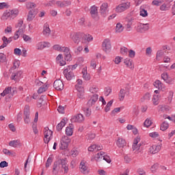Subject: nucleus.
Masks as SVG:
<instances>
[{
	"mask_svg": "<svg viewBox=\"0 0 175 175\" xmlns=\"http://www.w3.org/2000/svg\"><path fill=\"white\" fill-rule=\"evenodd\" d=\"M44 137H49L50 135L51 136H53V131H48V130H46L44 132Z\"/></svg>",
	"mask_w": 175,
	"mask_h": 175,
	"instance_id": "nucleus-59",
	"label": "nucleus"
},
{
	"mask_svg": "<svg viewBox=\"0 0 175 175\" xmlns=\"http://www.w3.org/2000/svg\"><path fill=\"white\" fill-rule=\"evenodd\" d=\"M68 135H64L62 137V138L61 139L62 142H64V143H68L69 144V143H70V139H69V137H68Z\"/></svg>",
	"mask_w": 175,
	"mask_h": 175,
	"instance_id": "nucleus-49",
	"label": "nucleus"
},
{
	"mask_svg": "<svg viewBox=\"0 0 175 175\" xmlns=\"http://www.w3.org/2000/svg\"><path fill=\"white\" fill-rule=\"evenodd\" d=\"M71 38L75 43H79L80 42V33H75Z\"/></svg>",
	"mask_w": 175,
	"mask_h": 175,
	"instance_id": "nucleus-26",
	"label": "nucleus"
},
{
	"mask_svg": "<svg viewBox=\"0 0 175 175\" xmlns=\"http://www.w3.org/2000/svg\"><path fill=\"white\" fill-rule=\"evenodd\" d=\"M2 40L3 43L1 46H0V49H5V47H6L8 44H9V41L8 40V38H6V36H3L2 38Z\"/></svg>",
	"mask_w": 175,
	"mask_h": 175,
	"instance_id": "nucleus-29",
	"label": "nucleus"
},
{
	"mask_svg": "<svg viewBox=\"0 0 175 175\" xmlns=\"http://www.w3.org/2000/svg\"><path fill=\"white\" fill-rule=\"evenodd\" d=\"M66 118H63L62 120V121L56 126V129L57 131V132H61V131H62V128H64L65 126V125H66Z\"/></svg>",
	"mask_w": 175,
	"mask_h": 175,
	"instance_id": "nucleus-16",
	"label": "nucleus"
},
{
	"mask_svg": "<svg viewBox=\"0 0 175 175\" xmlns=\"http://www.w3.org/2000/svg\"><path fill=\"white\" fill-rule=\"evenodd\" d=\"M124 31V26H122V24L120 23H117L116 27V32L118 33H120Z\"/></svg>",
	"mask_w": 175,
	"mask_h": 175,
	"instance_id": "nucleus-27",
	"label": "nucleus"
},
{
	"mask_svg": "<svg viewBox=\"0 0 175 175\" xmlns=\"http://www.w3.org/2000/svg\"><path fill=\"white\" fill-rule=\"evenodd\" d=\"M103 51H105V53H107V51H110L111 49V42H110V39L106 38L104 40L103 42Z\"/></svg>",
	"mask_w": 175,
	"mask_h": 175,
	"instance_id": "nucleus-5",
	"label": "nucleus"
},
{
	"mask_svg": "<svg viewBox=\"0 0 175 175\" xmlns=\"http://www.w3.org/2000/svg\"><path fill=\"white\" fill-rule=\"evenodd\" d=\"M27 9H28L29 13L27 14V21H32L33 18H35V16H36V12H35V8H36V5L35 3H27L26 5Z\"/></svg>",
	"mask_w": 175,
	"mask_h": 175,
	"instance_id": "nucleus-1",
	"label": "nucleus"
},
{
	"mask_svg": "<svg viewBox=\"0 0 175 175\" xmlns=\"http://www.w3.org/2000/svg\"><path fill=\"white\" fill-rule=\"evenodd\" d=\"M83 111H84L86 117H90V116H91L92 111L90 108H83Z\"/></svg>",
	"mask_w": 175,
	"mask_h": 175,
	"instance_id": "nucleus-43",
	"label": "nucleus"
},
{
	"mask_svg": "<svg viewBox=\"0 0 175 175\" xmlns=\"http://www.w3.org/2000/svg\"><path fill=\"white\" fill-rule=\"evenodd\" d=\"M8 166H9V163L6 161H3L0 163V167L1 168L8 167Z\"/></svg>",
	"mask_w": 175,
	"mask_h": 175,
	"instance_id": "nucleus-58",
	"label": "nucleus"
},
{
	"mask_svg": "<svg viewBox=\"0 0 175 175\" xmlns=\"http://www.w3.org/2000/svg\"><path fill=\"white\" fill-rule=\"evenodd\" d=\"M120 53H121V54H122L123 55H125L128 53V49L126 48V47L121 48V49H120Z\"/></svg>",
	"mask_w": 175,
	"mask_h": 175,
	"instance_id": "nucleus-62",
	"label": "nucleus"
},
{
	"mask_svg": "<svg viewBox=\"0 0 175 175\" xmlns=\"http://www.w3.org/2000/svg\"><path fill=\"white\" fill-rule=\"evenodd\" d=\"M99 98V96L98 94H94L90 99L88 101V107H92L93 105L96 103L98 101V99Z\"/></svg>",
	"mask_w": 175,
	"mask_h": 175,
	"instance_id": "nucleus-9",
	"label": "nucleus"
},
{
	"mask_svg": "<svg viewBox=\"0 0 175 175\" xmlns=\"http://www.w3.org/2000/svg\"><path fill=\"white\" fill-rule=\"evenodd\" d=\"M60 143H61L60 150H66V148H68V146L69 145V144L66 143L63 141H60Z\"/></svg>",
	"mask_w": 175,
	"mask_h": 175,
	"instance_id": "nucleus-44",
	"label": "nucleus"
},
{
	"mask_svg": "<svg viewBox=\"0 0 175 175\" xmlns=\"http://www.w3.org/2000/svg\"><path fill=\"white\" fill-rule=\"evenodd\" d=\"M151 124H152L151 120L146 119L145 120V122H144V126H146V128H148V127L151 126Z\"/></svg>",
	"mask_w": 175,
	"mask_h": 175,
	"instance_id": "nucleus-52",
	"label": "nucleus"
},
{
	"mask_svg": "<svg viewBox=\"0 0 175 175\" xmlns=\"http://www.w3.org/2000/svg\"><path fill=\"white\" fill-rule=\"evenodd\" d=\"M50 46H51V44H50V42H38L36 44V49L37 50H43V49H46V47H50Z\"/></svg>",
	"mask_w": 175,
	"mask_h": 175,
	"instance_id": "nucleus-13",
	"label": "nucleus"
},
{
	"mask_svg": "<svg viewBox=\"0 0 175 175\" xmlns=\"http://www.w3.org/2000/svg\"><path fill=\"white\" fill-rule=\"evenodd\" d=\"M124 64L130 69H135V65L132 63V60L129 58L124 59Z\"/></svg>",
	"mask_w": 175,
	"mask_h": 175,
	"instance_id": "nucleus-21",
	"label": "nucleus"
},
{
	"mask_svg": "<svg viewBox=\"0 0 175 175\" xmlns=\"http://www.w3.org/2000/svg\"><path fill=\"white\" fill-rule=\"evenodd\" d=\"M121 109H122V107L115 108L113 110L111 111V116H115L116 113H119V111H121Z\"/></svg>",
	"mask_w": 175,
	"mask_h": 175,
	"instance_id": "nucleus-53",
	"label": "nucleus"
},
{
	"mask_svg": "<svg viewBox=\"0 0 175 175\" xmlns=\"http://www.w3.org/2000/svg\"><path fill=\"white\" fill-rule=\"evenodd\" d=\"M48 89L49 87L47 86V85H46L45 86H41L38 90V94H43V92H46V90Z\"/></svg>",
	"mask_w": 175,
	"mask_h": 175,
	"instance_id": "nucleus-36",
	"label": "nucleus"
},
{
	"mask_svg": "<svg viewBox=\"0 0 175 175\" xmlns=\"http://www.w3.org/2000/svg\"><path fill=\"white\" fill-rule=\"evenodd\" d=\"M50 32H51V30H50V26L49 24L45 23L42 31L43 35H44V36H50Z\"/></svg>",
	"mask_w": 175,
	"mask_h": 175,
	"instance_id": "nucleus-17",
	"label": "nucleus"
},
{
	"mask_svg": "<svg viewBox=\"0 0 175 175\" xmlns=\"http://www.w3.org/2000/svg\"><path fill=\"white\" fill-rule=\"evenodd\" d=\"M57 111L60 113V114H65V107H62V105H59L57 107Z\"/></svg>",
	"mask_w": 175,
	"mask_h": 175,
	"instance_id": "nucleus-51",
	"label": "nucleus"
},
{
	"mask_svg": "<svg viewBox=\"0 0 175 175\" xmlns=\"http://www.w3.org/2000/svg\"><path fill=\"white\" fill-rule=\"evenodd\" d=\"M59 165H60V167L64 170V173H68L69 170V167H68V163L65 159H59L57 160Z\"/></svg>",
	"mask_w": 175,
	"mask_h": 175,
	"instance_id": "nucleus-8",
	"label": "nucleus"
},
{
	"mask_svg": "<svg viewBox=\"0 0 175 175\" xmlns=\"http://www.w3.org/2000/svg\"><path fill=\"white\" fill-rule=\"evenodd\" d=\"M150 29V24H140L137 27V31L139 32L140 33H144L146 31Z\"/></svg>",
	"mask_w": 175,
	"mask_h": 175,
	"instance_id": "nucleus-7",
	"label": "nucleus"
},
{
	"mask_svg": "<svg viewBox=\"0 0 175 175\" xmlns=\"http://www.w3.org/2000/svg\"><path fill=\"white\" fill-rule=\"evenodd\" d=\"M135 55H136V52H135V51L131 49L129 51V57L130 58H135Z\"/></svg>",
	"mask_w": 175,
	"mask_h": 175,
	"instance_id": "nucleus-56",
	"label": "nucleus"
},
{
	"mask_svg": "<svg viewBox=\"0 0 175 175\" xmlns=\"http://www.w3.org/2000/svg\"><path fill=\"white\" fill-rule=\"evenodd\" d=\"M84 121V116L81 113H78L71 118L72 122H83Z\"/></svg>",
	"mask_w": 175,
	"mask_h": 175,
	"instance_id": "nucleus-10",
	"label": "nucleus"
},
{
	"mask_svg": "<svg viewBox=\"0 0 175 175\" xmlns=\"http://www.w3.org/2000/svg\"><path fill=\"white\" fill-rule=\"evenodd\" d=\"M66 135L67 136H72V135H73V129L69 126H67L66 128Z\"/></svg>",
	"mask_w": 175,
	"mask_h": 175,
	"instance_id": "nucleus-38",
	"label": "nucleus"
},
{
	"mask_svg": "<svg viewBox=\"0 0 175 175\" xmlns=\"http://www.w3.org/2000/svg\"><path fill=\"white\" fill-rule=\"evenodd\" d=\"M158 100H159V95H154L152 98V102L154 106H157L159 104V102H158Z\"/></svg>",
	"mask_w": 175,
	"mask_h": 175,
	"instance_id": "nucleus-40",
	"label": "nucleus"
},
{
	"mask_svg": "<svg viewBox=\"0 0 175 175\" xmlns=\"http://www.w3.org/2000/svg\"><path fill=\"white\" fill-rule=\"evenodd\" d=\"M169 128V123L166 122H163L160 126V130L161 131H166Z\"/></svg>",
	"mask_w": 175,
	"mask_h": 175,
	"instance_id": "nucleus-34",
	"label": "nucleus"
},
{
	"mask_svg": "<svg viewBox=\"0 0 175 175\" xmlns=\"http://www.w3.org/2000/svg\"><path fill=\"white\" fill-rule=\"evenodd\" d=\"M111 92V88H105V95L106 96H109L110 95V93Z\"/></svg>",
	"mask_w": 175,
	"mask_h": 175,
	"instance_id": "nucleus-63",
	"label": "nucleus"
},
{
	"mask_svg": "<svg viewBox=\"0 0 175 175\" xmlns=\"http://www.w3.org/2000/svg\"><path fill=\"white\" fill-rule=\"evenodd\" d=\"M53 49L57 51H64V47H61V46L58 44H55L53 46Z\"/></svg>",
	"mask_w": 175,
	"mask_h": 175,
	"instance_id": "nucleus-54",
	"label": "nucleus"
},
{
	"mask_svg": "<svg viewBox=\"0 0 175 175\" xmlns=\"http://www.w3.org/2000/svg\"><path fill=\"white\" fill-rule=\"evenodd\" d=\"M113 102H114V100H111L109 102L107 103L105 108V111L107 113L108 111H110V107H111L113 105Z\"/></svg>",
	"mask_w": 175,
	"mask_h": 175,
	"instance_id": "nucleus-33",
	"label": "nucleus"
},
{
	"mask_svg": "<svg viewBox=\"0 0 175 175\" xmlns=\"http://www.w3.org/2000/svg\"><path fill=\"white\" fill-rule=\"evenodd\" d=\"M137 172L140 175H146V171L143 168H138Z\"/></svg>",
	"mask_w": 175,
	"mask_h": 175,
	"instance_id": "nucleus-60",
	"label": "nucleus"
},
{
	"mask_svg": "<svg viewBox=\"0 0 175 175\" xmlns=\"http://www.w3.org/2000/svg\"><path fill=\"white\" fill-rule=\"evenodd\" d=\"M10 92H12V87H8L3 90L1 95V96H5V95L10 94Z\"/></svg>",
	"mask_w": 175,
	"mask_h": 175,
	"instance_id": "nucleus-32",
	"label": "nucleus"
},
{
	"mask_svg": "<svg viewBox=\"0 0 175 175\" xmlns=\"http://www.w3.org/2000/svg\"><path fill=\"white\" fill-rule=\"evenodd\" d=\"M79 25H81L82 27H85L86 23H85V18H81L79 20Z\"/></svg>",
	"mask_w": 175,
	"mask_h": 175,
	"instance_id": "nucleus-48",
	"label": "nucleus"
},
{
	"mask_svg": "<svg viewBox=\"0 0 175 175\" xmlns=\"http://www.w3.org/2000/svg\"><path fill=\"white\" fill-rule=\"evenodd\" d=\"M158 167H159V164L158 163H154L151 166V171L152 173H155L157 170H158Z\"/></svg>",
	"mask_w": 175,
	"mask_h": 175,
	"instance_id": "nucleus-42",
	"label": "nucleus"
},
{
	"mask_svg": "<svg viewBox=\"0 0 175 175\" xmlns=\"http://www.w3.org/2000/svg\"><path fill=\"white\" fill-rule=\"evenodd\" d=\"M129 6H131V3H124L118 5L116 10L118 13H121V12H124L126 9H129Z\"/></svg>",
	"mask_w": 175,
	"mask_h": 175,
	"instance_id": "nucleus-6",
	"label": "nucleus"
},
{
	"mask_svg": "<svg viewBox=\"0 0 175 175\" xmlns=\"http://www.w3.org/2000/svg\"><path fill=\"white\" fill-rule=\"evenodd\" d=\"M18 15V10H6L2 16L4 20H8V18H16Z\"/></svg>",
	"mask_w": 175,
	"mask_h": 175,
	"instance_id": "nucleus-2",
	"label": "nucleus"
},
{
	"mask_svg": "<svg viewBox=\"0 0 175 175\" xmlns=\"http://www.w3.org/2000/svg\"><path fill=\"white\" fill-rule=\"evenodd\" d=\"M0 62L2 64L6 62V55L4 53H0Z\"/></svg>",
	"mask_w": 175,
	"mask_h": 175,
	"instance_id": "nucleus-45",
	"label": "nucleus"
},
{
	"mask_svg": "<svg viewBox=\"0 0 175 175\" xmlns=\"http://www.w3.org/2000/svg\"><path fill=\"white\" fill-rule=\"evenodd\" d=\"M170 9V5L163 3L162 5L160 6V10L165 12L166 10H169Z\"/></svg>",
	"mask_w": 175,
	"mask_h": 175,
	"instance_id": "nucleus-35",
	"label": "nucleus"
},
{
	"mask_svg": "<svg viewBox=\"0 0 175 175\" xmlns=\"http://www.w3.org/2000/svg\"><path fill=\"white\" fill-rule=\"evenodd\" d=\"M125 95H126V90H125V89H121L118 94L119 100L120 102H122V100L125 99Z\"/></svg>",
	"mask_w": 175,
	"mask_h": 175,
	"instance_id": "nucleus-23",
	"label": "nucleus"
},
{
	"mask_svg": "<svg viewBox=\"0 0 175 175\" xmlns=\"http://www.w3.org/2000/svg\"><path fill=\"white\" fill-rule=\"evenodd\" d=\"M14 54H15V55H21V54H23V53L21 52V49H18V48H16L14 50Z\"/></svg>",
	"mask_w": 175,
	"mask_h": 175,
	"instance_id": "nucleus-55",
	"label": "nucleus"
},
{
	"mask_svg": "<svg viewBox=\"0 0 175 175\" xmlns=\"http://www.w3.org/2000/svg\"><path fill=\"white\" fill-rule=\"evenodd\" d=\"M161 3H162V1L158 0H154L152 2V5H154V6H160Z\"/></svg>",
	"mask_w": 175,
	"mask_h": 175,
	"instance_id": "nucleus-61",
	"label": "nucleus"
},
{
	"mask_svg": "<svg viewBox=\"0 0 175 175\" xmlns=\"http://www.w3.org/2000/svg\"><path fill=\"white\" fill-rule=\"evenodd\" d=\"M82 74H83V78L84 79V80H86V81L91 80V77L90 76V74L87 72V67H84L83 68Z\"/></svg>",
	"mask_w": 175,
	"mask_h": 175,
	"instance_id": "nucleus-20",
	"label": "nucleus"
},
{
	"mask_svg": "<svg viewBox=\"0 0 175 175\" xmlns=\"http://www.w3.org/2000/svg\"><path fill=\"white\" fill-rule=\"evenodd\" d=\"M79 169H81V172L83 174H88V167H86L85 163H84V161H81L80 163Z\"/></svg>",
	"mask_w": 175,
	"mask_h": 175,
	"instance_id": "nucleus-18",
	"label": "nucleus"
},
{
	"mask_svg": "<svg viewBox=\"0 0 175 175\" xmlns=\"http://www.w3.org/2000/svg\"><path fill=\"white\" fill-rule=\"evenodd\" d=\"M107 8L108 4L107 3H103L100 8V12L103 16V17H106V14H107Z\"/></svg>",
	"mask_w": 175,
	"mask_h": 175,
	"instance_id": "nucleus-12",
	"label": "nucleus"
},
{
	"mask_svg": "<svg viewBox=\"0 0 175 175\" xmlns=\"http://www.w3.org/2000/svg\"><path fill=\"white\" fill-rule=\"evenodd\" d=\"M83 39H85V40H87V42H91L92 40H94V38L90 34H85L83 36Z\"/></svg>",
	"mask_w": 175,
	"mask_h": 175,
	"instance_id": "nucleus-41",
	"label": "nucleus"
},
{
	"mask_svg": "<svg viewBox=\"0 0 175 175\" xmlns=\"http://www.w3.org/2000/svg\"><path fill=\"white\" fill-rule=\"evenodd\" d=\"M90 14L92 18H98V9L95 6H92L90 10Z\"/></svg>",
	"mask_w": 175,
	"mask_h": 175,
	"instance_id": "nucleus-22",
	"label": "nucleus"
},
{
	"mask_svg": "<svg viewBox=\"0 0 175 175\" xmlns=\"http://www.w3.org/2000/svg\"><path fill=\"white\" fill-rule=\"evenodd\" d=\"M61 165H59V163H58V161H55L53 163V174H57L58 171L60 170Z\"/></svg>",
	"mask_w": 175,
	"mask_h": 175,
	"instance_id": "nucleus-19",
	"label": "nucleus"
},
{
	"mask_svg": "<svg viewBox=\"0 0 175 175\" xmlns=\"http://www.w3.org/2000/svg\"><path fill=\"white\" fill-rule=\"evenodd\" d=\"M56 4L59 8H66L68 6H70L72 5V2L70 1H56Z\"/></svg>",
	"mask_w": 175,
	"mask_h": 175,
	"instance_id": "nucleus-14",
	"label": "nucleus"
},
{
	"mask_svg": "<svg viewBox=\"0 0 175 175\" xmlns=\"http://www.w3.org/2000/svg\"><path fill=\"white\" fill-rule=\"evenodd\" d=\"M23 114H24L25 124H29V122H30L29 116L31 115V111L29 110V105L25 106Z\"/></svg>",
	"mask_w": 175,
	"mask_h": 175,
	"instance_id": "nucleus-3",
	"label": "nucleus"
},
{
	"mask_svg": "<svg viewBox=\"0 0 175 175\" xmlns=\"http://www.w3.org/2000/svg\"><path fill=\"white\" fill-rule=\"evenodd\" d=\"M22 73L23 72L21 71H18L17 72L12 73L11 76V80H17V77H20Z\"/></svg>",
	"mask_w": 175,
	"mask_h": 175,
	"instance_id": "nucleus-30",
	"label": "nucleus"
},
{
	"mask_svg": "<svg viewBox=\"0 0 175 175\" xmlns=\"http://www.w3.org/2000/svg\"><path fill=\"white\" fill-rule=\"evenodd\" d=\"M64 75L66 77V79L68 81L72 80L75 77V74L72 71H69L68 68H66L64 70Z\"/></svg>",
	"mask_w": 175,
	"mask_h": 175,
	"instance_id": "nucleus-11",
	"label": "nucleus"
},
{
	"mask_svg": "<svg viewBox=\"0 0 175 175\" xmlns=\"http://www.w3.org/2000/svg\"><path fill=\"white\" fill-rule=\"evenodd\" d=\"M161 79H163L165 83H167V84L172 83V79H169V75L167 72L161 74Z\"/></svg>",
	"mask_w": 175,
	"mask_h": 175,
	"instance_id": "nucleus-25",
	"label": "nucleus"
},
{
	"mask_svg": "<svg viewBox=\"0 0 175 175\" xmlns=\"http://www.w3.org/2000/svg\"><path fill=\"white\" fill-rule=\"evenodd\" d=\"M44 98H46V96L42 95L40 96V98L38 100V103L40 107H42V105H43V102L44 100Z\"/></svg>",
	"mask_w": 175,
	"mask_h": 175,
	"instance_id": "nucleus-50",
	"label": "nucleus"
},
{
	"mask_svg": "<svg viewBox=\"0 0 175 175\" xmlns=\"http://www.w3.org/2000/svg\"><path fill=\"white\" fill-rule=\"evenodd\" d=\"M164 53L163 52L162 50L158 51L157 53V56H156V59L157 61H159V58L163 57Z\"/></svg>",
	"mask_w": 175,
	"mask_h": 175,
	"instance_id": "nucleus-46",
	"label": "nucleus"
},
{
	"mask_svg": "<svg viewBox=\"0 0 175 175\" xmlns=\"http://www.w3.org/2000/svg\"><path fill=\"white\" fill-rule=\"evenodd\" d=\"M116 144L118 147L119 148H124L125 146H126V142H125V139L122 138H119L116 142Z\"/></svg>",
	"mask_w": 175,
	"mask_h": 175,
	"instance_id": "nucleus-24",
	"label": "nucleus"
},
{
	"mask_svg": "<svg viewBox=\"0 0 175 175\" xmlns=\"http://www.w3.org/2000/svg\"><path fill=\"white\" fill-rule=\"evenodd\" d=\"M53 87L57 91H62L64 90V82L60 79H56L53 83Z\"/></svg>",
	"mask_w": 175,
	"mask_h": 175,
	"instance_id": "nucleus-4",
	"label": "nucleus"
},
{
	"mask_svg": "<svg viewBox=\"0 0 175 175\" xmlns=\"http://www.w3.org/2000/svg\"><path fill=\"white\" fill-rule=\"evenodd\" d=\"M51 163H53V155L49 156V157L48 158L45 164L46 167H50Z\"/></svg>",
	"mask_w": 175,
	"mask_h": 175,
	"instance_id": "nucleus-39",
	"label": "nucleus"
},
{
	"mask_svg": "<svg viewBox=\"0 0 175 175\" xmlns=\"http://www.w3.org/2000/svg\"><path fill=\"white\" fill-rule=\"evenodd\" d=\"M103 160L106 161L107 163H110L111 162V159H110V157H109V155L107 154H105V155L104 154L103 156Z\"/></svg>",
	"mask_w": 175,
	"mask_h": 175,
	"instance_id": "nucleus-57",
	"label": "nucleus"
},
{
	"mask_svg": "<svg viewBox=\"0 0 175 175\" xmlns=\"http://www.w3.org/2000/svg\"><path fill=\"white\" fill-rule=\"evenodd\" d=\"M104 155H105V152H100L97 153L94 157L95 161H96L97 162L100 161V159H102V158H103Z\"/></svg>",
	"mask_w": 175,
	"mask_h": 175,
	"instance_id": "nucleus-28",
	"label": "nucleus"
},
{
	"mask_svg": "<svg viewBox=\"0 0 175 175\" xmlns=\"http://www.w3.org/2000/svg\"><path fill=\"white\" fill-rule=\"evenodd\" d=\"M9 146L10 147L17 148L18 146H20V141L18 140H13L9 142Z\"/></svg>",
	"mask_w": 175,
	"mask_h": 175,
	"instance_id": "nucleus-31",
	"label": "nucleus"
},
{
	"mask_svg": "<svg viewBox=\"0 0 175 175\" xmlns=\"http://www.w3.org/2000/svg\"><path fill=\"white\" fill-rule=\"evenodd\" d=\"M139 15L142 16V17H147V16H148V13L147 12V10L141 9Z\"/></svg>",
	"mask_w": 175,
	"mask_h": 175,
	"instance_id": "nucleus-47",
	"label": "nucleus"
},
{
	"mask_svg": "<svg viewBox=\"0 0 175 175\" xmlns=\"http://www.w3.org/2000/svg\"><path fill=\"white\" fill-rule=\"evenodd\" d=\"M23 40H25V42H29L31 39V37L25 34H23Z\"/></svg>",
	"mask_w": 175,
	"mask_h": 175,
	"instance_id": "nucleus-64",
	"label": "nucleus"
},
{
	"mask_svg": "<svg viewBox=\"0 0 175 175\" xmlns=\"http://www.w3.org/2000/svg\"><path fill=\"white\" fill-rule=\"evenodd\" d=\"M161 145H153L150 148V152L151 154H157L161 151Z\"/></svg>",
	"mask_w": 175,
	"mask_h": 175,
	"instance_id": "nucleus-15",
	"label": "nucleus"
},
{
	"mask_svg": "<svg viewBox=\"0 0 175 175\" xmlns=\"http://www.w3.org/2000/svg\"><path fill=\"white\" fill-rule=\"evenodd\" d=\"M162 82H161V81L159 80H157L154 83V86L156 88H158V90H162Z\"/></svg>",
	"mask_w": 175,
	"mask_h": 175,
	"instance_id": "nucleus-37",
	"label": "nucleus"
}]
</instances>
